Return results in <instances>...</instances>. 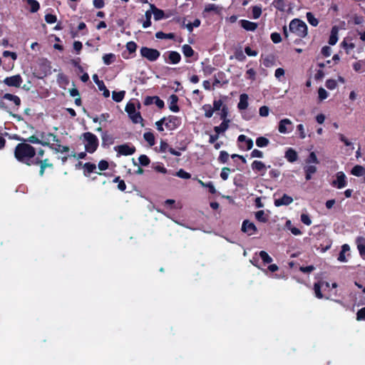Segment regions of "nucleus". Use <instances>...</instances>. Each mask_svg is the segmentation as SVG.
Wrapping results in <instances>:
<instances>
[{
    "mask_svg": "<svg viewBox=\"0 0 365 365\" xmlns=\"http://www.w3.org/2000/svg\"><path fill=\"white\" fill-rule=\"evenodd\" d=\"M14 154L17 161L28 166L33 165L36 158V148L27 143H18L15 147Z\"/></svg>",
    "mask_w": 365,
    "mask_h": 365,
    "instance_id": "1",
    "label": "nucleus"
},
{
    "mask_svg": "<svg viewBox=\"0 0 365 365\" xmlns=\"http://www.w3.org/2000/svg\"><path fill=\"white\" fill-rule=\"evenodd\" d=\"M289 31L297 36L303 38L307 34V26L302 20L294 19L291 21L289 26Z\"/></svg>",
    "mask_w": 365,
    "mask_h": 365,
    "instance_id": "2",
    "label": "nucleus"
},
{
    "mask_svg": "<svg viewBox=\"0 0 365 365\" xmlns=\"http://www.w3.org/2000/svg\"><path fill=\"white\" fill-rule=\"evenodd\" d=\"M86 142L85 150L89 153H93L98 147V139L96 135L91 132H86L83 134Z\"/></svg>",
    "mask_w": 365,
    "mask_h": 365,
    "instance_id": "3",
    "label": "nucleus"
},
{
    "mask_svg": "<svg viewBox=\"0 0 365 365\" xmlns=\"http://www.w3.org/2000/svg\"><path fill=\"white\" fill-rule=\"evenodd\" d=\"M36 134L40 137V140L42 143H47L48 144H43V146H47L50 149L54 148V145L56 143H60V139L57 137L56 135L52 133H44L36 131Z\"/></svg>",
    "mask_w": 365,
    "mask_h": 365,
    "instance_id": "4",
    "label": "nucleus"
},
{
    "mask_svg": "<svg viewBox=\"0 0 365 365\" xmlns=\"http://www.w3.org/2000/svg\"><path fill=\"white\" fill-rule=\"evenodd\" d=\"M125 110L128 113L129 118L133 123H142L143 118L140 112L136 111L135 106L133 103L129 102L125 106Z\"/></svg>",
    "mask_w": 365,
    "mask_h": 365,
    "instance_id": "5",
    "label": "nucleus"
},
{
    "mask_svg": "<svg viewBox=\"0 0 365 365\" xmlns=\"http://www.w3.org/2000/svg\"><path fill=\"white\" fill-rule=\"evenodd\" d=\"M227 115V108L224 106L222 109V111L219 113V120H222V123L220 125L215 126L214 128V130L217 135L221 133L225 132L228 128V119Z\"/></svg>",
    "mask_w": 365,
    "mask_h": 365,
    "instance_id": "6",
    "label": "nucleus"
},
{
    "mask_svg": "<svg viewBox=\"0 0 365 365\" xmlns=\"http://www.w3.org/2000/svg\"><path fill=\"white\" fill-rule=\"evenodd\" d=\"M140 53L142 57L152 62L157 61L160 56V52L158 50L147 46L141 47Z\"/></svg>",
    "mask_w": 365,
    "mask_h": 365,
    "instance_id": "7",
    "label": "nucleus"
},
{
    "mask_svg": "<svg viewBox=\"0 0 365 365\" xmlns=\"http://www.w3.org/2000/svg\"><path fill=\"white\" fill-rule=\"evenodd\" d=\"M331 185L332 187L337 189H343L347 185V178L346 175L342 171L337 172L333 177Z\"/></svg>",
    "mask_w": 365,
    "mask_h": 365,
    "instance_id": "8",
    "label": "nucleus"
},
{
    "mask_svg": "<svg viewBox=\"0 0 365 365\" xmlns=\"http://www.w3.org/2000/svg\"><path fill=\"white\" fill-rule=\"evenodd\" d=\"M114 149L118 155L125 156L134 154L136 150L135 147L129 143L117 145Z\"/></svg>",
    "mask_w": 365,
    "mask_h": 365,
    "instance_id": "9",
    "label": "nucleus"
},
{
    "mask_svg": "<svg viewBox=\"0 0 365 365\" xmlns=\"http://www.w3.org/2000/svg\"><path fill=\"white\" fill-rule=\"evenodd\" d=\"M181 125V118L175 115H169L166 118L165 125L169 130H174Z\"/></svg>",
    "mask_w": 365,
    "mask_h": 365,
    "instance_id": "10",
    "label": "nucleus"
},
{
    "mask_svg": "<svg viewBox=\"0 0 365 365\" xmlns=\"http://www.w3.org/2000/svg\"><path fill=\"white\" fill-rule=\"evenodd\" d=\"M40 165L39 175L43 176L44 175L45 169L47 168H53V163H50L48 158L41 160L38 157L35 158L33 165Z\"/></svg>",
    "mask_w": 365,
    "mask_h": 365,
    "instance_id": "11",
    "label": "nucleus"
},
{
    "mask_svg": "<svg viewBox=\"0 0 365 365\" xmlns=\"http://www.w3.org/2000/svg\"><path fill=\"white\" fill-rule=\"evenodd\" d=\"M292 122L288 118L282 119L279 122L278 131L282 134H287L292 132Z\"/></svg>",
    "mask_w": 365,
    "mask_h": 365,
    "instance_id": "12",
    "label": "nucleus"
},
{
    "mask_svg": "<svg viewBox=\"0 0 365 365\" xmlns=\"http://www.w3.org/2000/svg\"><path fill=\"white\" fill-rule=\"evenodd\" d=\"M163 57L167 63L172 64H177L181 61L180 54L175 51H167L163 54Z\"/></svg>",
    "mask_w": 365,
    "mask_h": 365,
    "instance_id": "13",
    "label": "nucleus"
},
{
    "mask_svg": "<svg viewBox=\"0 0 365 365\" xmlns=\"http://www.w3.org/2000/svg\"><path fill=\"white\" fill-rule=\"evenodd\" d=\"M3 82L8 86L19 88L23 82V79L19 74H17L5 78Z\"/></svg>",
    "mask_w": 365,
    "mask_h": 365,
    "instance_id": "14",
    "label": "nucleus"
},
{
    "mask_svg": "<svg viewBox=\"0 0 365 365\" xmlns=\"http://www.w3.org/2000/svg\"><path fill=\"white\" fill-rule=\"evenodd\" d=\"M242 231L248 235H255L257 232L255 225L248 220H245L242 225Z\"/></svg>",
    "mask_w": 365,
    "mask_h": 365,
    "instance_id": "15",
    "label": "nucleus"
},
{
    "mask_svg": "<svg viewBox=\"0 0 365 365\" xmlns=\"http://www.w3.org/2000/svg\"><path fill=\"white\" fill-rule=\"evenodd\" d=\"M93 79L94 82L97 84L98 89L100 91H102L103 95L105 98H108L110 96V91L107 89L106 86H105L103 81L99 80L98 76L97 74H94L93 76Z\"/></svg>",
    "mask_w": 365,
    "mask_h": 365,
    "instance_id": "16",
    "label": "nucleus"
},
{
    "mask_svg": "<svg viewBox=\"0 0 365 365\" xmlns=\"http://www.w3.org/2000/svg\"><path fill=\"white\" fill-rule=\"evenodd\" d=\"M341 46L345 50L347 55H351L353 58L356 57L352 53L353 49L355 48V44L350 41L344 39L341 43Z\"/></svg>",
    "mask_w": 365,
    "mask_h": 365,
    "instance_id": "17",
    "label": "nucleus"
},
{
    "mask_svg": "<svg viewBox=\"0 0 365 365\" xmlns=\"http://www.w3.org/2000/svg\"><path fill=\"white\" fill-rule=\"evenodd\" d=\"M178 100L179 98L175 94H172L169 97V109L174 113H178L180 111V108L178 106Z\"/></svg>",
    "mask_w": 365,
    "mask_h": 365,
    "instance_id": "18",
    "label": "nucleus"
},
{
    "mask_svg": "<svg viewBox=\"0 0 365 365\" xmlns=\"http://www.w3.org/2000/svg\"><path fill=\"white\" fill-rule=\"evenodd\" d=\"M238 141L241 144L240 146L246 150H250L253 146V141L244 135L238 137Z\"/></svg>",
    "mask_w": 365,
    "mask_h": 365,
    "instance_id": "19",
    "label": "nucleus"
},
{
    "mask_svg": "<svg viewBox=\"0 0 365 365\" xmlns=\"http://www.w3.org/2000/svg\"><path fill=\"white\" fill-rule=\"evenodd\" d=\"M293 202V198L284 194L281 198L275 199L274 205L279 207L282 205H289Z\"/></svg>",
    "mask_w": 365,
    "mask_h": 365,
    "instance_id": "20",
    "label": "nucleus"
},
{
    "mask_svg": "<svg viewBox=\"0 0 365 365\" xmlns=\"http://www.w3.org/2000/svg\"><path fill=\"white\" fill-rule=\"evenodd\" d=\"M252 169L255 172H261L262 175L264 174L267 170V167L264 165V163L259 160H255L252 163Z\"/></svg>",
    "mask_w": 365,
    "mask_h": 365,
    "instance_id": "21",
    "label": "nucleus"
},
{
    "mask_svg": "<svg viewBox=\"0 0 365 365\" xmlns=\"http://www.w3.org/2000/svg\"><path fill=\"white\" fill-rule=\"evenodd\" d=\"M339 28L336 26H333L331 30L329 43L334 46L338 41Z\"/></svg>",
    "mask_w": 365,
    "mask_h": 365,
    "instance_id": "22",
    "label": "nucleus"
},
{
    "mask_svg": "<svg viewBox=\"0 0 365 365\" xmlns=\"http://www.w3.org/2000/svg\"><path fill=\"white\" fill-rule=\"evenodd\" d=\"M215 12L216 14H222V7L215 5L214 4H208L204 9L205 13Z\"/></svg>",
    "mask_w": 365,
    "mask_h": 365,
    "instance_id": "23",
    "label": "nucleus"
},
{
    "mask_svg": "<svg viewBox=\"0 0 365 365\" xmlns=\"http://www.w3.org/2000/svg\"><path fill=\"white\" fill-rule=\"evenodd\" d=\"M249 97L247 94L242 93L240 96V101L237 104V108L240 110H245L248 107Z\"/></svg>",
    "mask_w": 365,
    "mask_h": 365,
    "instance_id": "24",
    "label": "nucleus"
},
{
    "mask_svg": "<svg viewBox=\"0 0 365 365\" xmlns=\"http://www.w3.org/2000/svg\"><path fill=\"white\" fill-rule=\"evenodd\" d=\"M150 9L155 21H159L165 18L164 11L160 9H158L154 4L150 5Z\"/></svg>",
    "mask_w": 365,
    "mask_h": 365,
    "instance_id": "25",
    "label": "nucleus"
},
{
    "mask_svg": "<svg viewBox=\"0 0 365 365\" xmlns=\"http://www.w3.org/2000/svg\"><path fill=\"white\" fill-rule=\"evenodd\" d=\"M240 24L241 26L247 31H253L257 27V24L256 23L247 20H241Z\"/></svg>",
    "mask_w": 365,
    "mask_h": 365,
    "instance_id": "26",
    "label": "nucleus"
},
{
    "mask_svg": "<svg viewBox=\"0 0 365 365\" xmlns=\"http://www.w3.org/2000/svg\"><path fill=\"white\" fill-rule=\"evenodd\" d=\"M224 106L227 108L225 105L222 104V101L221 99L214 101L213 106H212V108L215 111V116L214 118V120H215L217 118V116H219V113L222 111V109Z\"/></svg>",
    "mask_w": 365,
    "mask_h": 365,
    "instance_id": "27",
    "label": "nucleus"
},
{
    "mask_svg": "<svg viewBox=\"0 0 365 365\" xmlns=\"http://www.w3.org/2000/svg\"><path fill=\"white\" fill-rule=\"evenodd\" d=\"M324 285H325L327 287L329 286L328 282H319L318 283H315L314 286V290L315 293V296L319 298L322 299L323 297L322 294L321 293V287H322Z\"/></svg>",
    "mask_w": 365,
    "mask_h": 365,
    "instance_id": "28",
    "label": "nucleus"
},
{
    "mask_svg": "<svg viewBox=\"0 0 365 365\" xmlns=\"http://www.w3.org/2000/svg\"><path fill=\"white\" fill-rule=\"evenodd\" d=\"M225 77V74L223 72H218L215 75V79L212 83L213 86H218V85H222L225 83L226 81L224 80Z\"/></svg>",
    "mask_w": 365,
    "mask_h": 365,
    "instance_id": "29",
    "label": "nucleus"
},
{
    "mask_svg": "<svg viewBox=\"0 0 365 365\" xmlns=\"http://www.w3.org/2000/svg\"><path fill=\"white\" fill-rule=\"evenodd\" d=\"M2 98L14 102V103L17 106H19L21 105V99L17 96L11 93H5L2 96Z\"/></svg>",
    "mask_w": 365,
    "mask_h": 365,
    "instance_id": "30",
    "label": "nucleus"
},
{
    "mask_svg": "<svg viewBox=\"0 0 365 365\" xmlns=\"http://www.w3.org/2000/svg\"><path fill=\"white\" fill-rule=\"evenodd\" d=\"M103 61L104 64L109 66L116 61V56L113 53H106L103 56Z\"/></svg>",
    "mask_w": 365,
    "mask_h": 365,
    "instance_id": "31",
    "label": "nucleus"
},
{
    "mask_svg": "<svg viewBox=\"0 0 365 365\" xmlns=\"http://www.w3.org/2000/svg\"><path fill=\"white\" fill-rule=\"evenodd\" d=\"M351 175L361 177L365 174V168L361 165H355L351 170Z\"/></svg>",
    "mask_w": 365,
    "mask_h": 365,
    "instance_id": "32",
    "label": "nucleus"
},
{
    "mask_svg": "<svg viewBox=\"0 0 365 365\" xmlns=\"http://www.w3.org/2000/svg\"><path fill=\"white\" fill-rule=\"evenodd\" d=\"M285 158L288 161L293 163L297 159V153L292 148H289L285 153Z\"/></svg>",
    "mask_w": 365,
    "mask_h": 365,
    "instance_id": "33",
    "label": "nucleus"
},
{
    "mask_svg": "<svg viewBox=\"0 0 365 365\" xmlns=\"http://www.w3.org/2000/svg\"><path fill=\"white\" fill-rule=\"evenodd\" d=\"M101 138L103 145H111L114 142L113 136L108 134L107 131L102 133Z\"/></svg>",
    "mask_w": 365,
    "mask_h": 365,
    "instance_id": "34",
    "label": "nucleus"
},
{
    "mask_svg": "<svg viewBox=\"0 0 365 365\" xmlns=\"http://www.w3.org/2000/svg\"><path fill=\"white\" fill-rule=\"evenodd\" d=\"M83 168H84V175L88 176V175L90 173L95 172V170L96 169V165L94 163H86L83 165Z\"/></svg>",
    "mask_w": 365,
    "mask_h": 365,
    "instance_id": "35",
    "label": "nucleus"
},
{
    "mask_svg": "<svg viewBox=\"0 0 365 365\" xmlns=\"http://www.w3.org/2000/svg\"><path fill=\"white\" fill-rule=\"evenodd\" d=\"M28 5L30 6V12L31 13H36L40 9V4L38 1L36 0H26Z\"/></svg>",
    "mask_w": 365,
    "mask_h": 365,
    "instance_id": "36",
    "label": "nucleus"
},
{
    "mask_svg": "<svg viewBox=\"0 0 365 365\" xmlns=\"http://www.w3.org/2000/svg\"><path fill=\"white\" fill-rule=\"evenodd\" d=\"M125 95V91H113L112 93V98L114 101L119 103L123 101Z\"/></svg>",
    "mask_w": 365,
    "mask_h": 365,
    "instance_id": "37",
    "label": "nucleus"
},
{
    "mask_svg": "<svg viewBox=\"0 0 365 365\" xmlns=\"http://www.w3.org/2000/svg\"><path fill=\"white\" fill-rule=\"evenodd\" d=\"M182 51L184 56L187 58L192 57L195 53V51L192 49V48L188 44H184L182 46Z\"/></svg>",
    "mask_w": 365,
    "mask_h": 365,
    "instance_id": "38",
    "label": "nucleus"
},
{
    "mask_svg": "<svg viewBox=\"0 0 365 365\" xmlns=\"http://www.w3.org/2000/svg\"><path fill=\"white\" fill-rule=\"evenodd\" d=\"M152 168L158 172L163 174H166L168 173V170L166 168H165L164 165L162 163H153L152 165Z\"/></svg>",
    "mask_w": 365,
    "mask_h": 365,
    "instance_id": "39",
    "label": "nucleus"
},
{
    "mask_svg": "<svg viewBox=\"0 0 365 365\" xmlns=\"http://www.w3.org/2000/svg\"><path fill=\"white\" fill-rule=\"evenodd\" d=\"M143 138L150 146H153L155 144V139L154 134L151 132H146L143 134Z\"/></svg>",
    "mask_w": 365,
    "mask_h": 365,
    "instance_id": "40",
    "label": "nucleus"
},
{
    "mask_svg": "<svg viewBox=\"0 0 365 365\" xmlns=\"http://www.w3.org/2000/svg\"><path fill=\"white\" fill-rule=\"evenodd\" d=\"M57 82L60 86H66L69 83V80L66 75L60 73L57 75Z\"/></svg>",
    "mask_w": 365,
    "mask_h": 365,
    "instance_id": "41",
    "label": "nucleus"
},
{
    "mask_svg": "<svg viewBox=\"0 0 365 365\" xmlns=\"http://www.w3.org/2000/svg\"><path fill=\"white\" fill-rule=\"evenodd\" d=\"M155 37L158 39H174L175 34L173 33L165 34L163 31H158L155 34Z\"/></svg>",
    "mask_w": 365,
    "mask_h": 365,
    "instance_id": "42",
    "label": "nucleus"
},
{
    "mask_svg": "<svg viewBox=\"0 0 365 365\" xmlns=\"http://www.w3.org/2000/svg\"><path fill=\"white\" fill-rule=\"evenodd\" d=\"M202 109L205 112V116L207 118H211L213 115V113L215 112L212 108V106L210 104H205L202 106Z\"/></svg>",
    "mask_w": 365,
    "mask_h": 365,
    "instance_id": "43",
    "label": "nucleus"
},
{
    "mask_svg": "<svg viewBox=\"0 0 365 365\" xmlns=\"http://www.w3.org/2000/svg\"><path fill=\"white\" fill-rule=\"evenodd\" d=\"M56 153H67L69 151V147L67 145H61L60 143H56L54 148L52 149Z\"/></svg>",
    "mask_w": 365,
    "mask_h": 365,
    "instance_id": "44",
    "label": "nucleus"
},
{
    "mask_svg": "<svg viewBox=\"0 0 365 365\" xmlns=\"http://www.w3.org/2000/svg\"><path fill=\"white\" fill-rule=\"evenodd\" d=\"M25 142L24 143H33V144H38V145H43V144H48L47 143L44 142V143H42L40 140V138H38V136H36V135H31L29 136L27 139H26L24 140Z\"/></svg>",
    "mask_w": 365,
    "mask_h": 365,
    "instance_id": "45",
    "label": "nucleus"
},
{
    "mask_svg": "<svg viewBox=\"0 0 365 365\" xmlns=\"http://www.w3.org/2000/svg\"><path fill=\"white\" fill-rule=\"evenodd\" d=\"M202 71L205 76H209L212 73L215 68L210 64H205L204 62L202 63Z\"/></svg>",
    "mask_w": 365,
    "mask_h": 365,
    "instance_id": "46",
    "label": "nucleus"
},
{
    "mask_svg": "<svg viewBox=\"0 0 365 365\" xmlns=\"http://www.w3.org/2000/svg\"><path fill=\"white\" fill-rule=\"evenodd\" d=\"M269 143V140L264 137H259L256 140V145L259 148L267 146Z\"/></svg>",
    "mask_w": 365,
    "mask_h": 365,
    "instance_id": "47",
    "label": "nucleus"
},
{
    "mask_svg": "<svg viewBox=\"0 0 365 365\" xmlns=\"http://www.w3.org/2000/svg\"><path fill=\"white\" fill-rule=\"evenodd\" d=\"M173 175L185 180L190 179L191 178V175L183 169H180Z\"/></svg>",
    "mask_w": 365,
    "mask_h": 365,
    "instance_id": "48",
    "label": "nucleus"
},
{
    "mask_svg": "<svg viewBox=\"0 0 365 365\" xmlns=\"http://www.w3.org/2000/svg\"><path fill=\"white\" fill-rule=\"evenodd\" d=\"M145 21L143 23V27L144 29H146L151 25V16H152V11L148 10L145 12Z\"/></svg>",
    "mask_w": 365,
    "mask_h": 365,
    "instance_id": "49",
    "label": "nucleus"
},
{
    "mask_svg": "<svg viewBox=\"0 0 365 365\" xmlns=\"http://www.w3.org/2000/svg\"><path fill=\"white\" fill-rule=\"evenodd\" d=\"M199 182L203 186V187H207L208 190H209V192L211 193V194H215L217 192L216 191V189L213 185V183L212 182H202V180H200Z\"/></svg>",
    "mask_w": 365,
    "mask_h": 365,
    "instance_id": "50",
    "label": "nucleus"
},
{
    "mask_svg": "<svg viewBox=\"0 0 365 365\" xmlns=\"http://www.w3.org/2000/svg\"><path fill=\"white\" fill-rule=\"evenodd\" d=\"M307 19L308 22L313 26H316L319 24L318 20L314 17V16L311 12L307 13Z\"/></svg>",
    "mask_w": 365,
    "mask_h": 365,
    "instance_id": "51",
    "label": "nucleus"
},
{
    "mask_svg": "<svg viewBox=\"0 0 365 365\" xmlns=\"http://www.w3.org/2000/svg\"><path fill=\"white\" fill-rule=\"evenodd\" d=\"M138 160L142 166H148L150 163V160L146 155H140Z\"/></svg>",
    "mask_w": 365,
    "mask_h": 365,
    "instance_id": "52",
    "label": "nucleus"
},
{
    "mask_svg": "<svg viewBox=\"0 0 365 365\" xmlns=\"http://www.w3.org/2000/svg\"><path fill=\"white\" fill-rule=\"evenodd\" d=\"M259 255L264 263H270L272 262V257L265 251L259 252Z\"/></svg>",
    "mask_w": 365,
    "mask_h": 365,
    "instance_id": "53",
    "label": "nucleus"
},
{
    "mask_svg": "<svg viewBox=\"0 0 365 365\" xmlns=\"http://www.w3.org/2000/svg\"><path fill=\"white\" fill-rule=\"evenodd\" d=\"M285 71L282 68H278L275 70L274 76L279 81H282V78L284 76Z\"/></svg>",
    "mask_w": 365,
    "mask_h": 365,
    "instance_id": "54",
    "label": "nucleus"
},
{
    "mask_svg": "<svg viewBox=\"0 0 365 365\" xmlns=\"http://www.w3.org/2000/svg\"><path fill=\"white\" fill-rule=\"evenodd\" d=\"M297 130L299 132V137L301 139H304L306 138L305 128L303 124H299L297 126Z\"/></svg>",
    "mask_w": 365,
    "mask_h": 365,
    "instance_id": "55",
    "label": "nucleus"
},
{
    "mask_svg": "<svg viewBox=\"0 0 365 365\" xmlns=\"http://www.w3.org/2000/svg\"><path fill=\"white\" fill-rule=\"evenodd\" d=\"M126 48L130 53H135L137 48V44L134 41H129L126 44Z\"/></svg>",
    "mask_w": 365,
    "mask_h": 365,
    "instance_id": "56",
    "label": "nucleus"
},
{
    "mask_svg": "<svg viewBox=\"0 0 365 365\" xmlns=\"http://www.w3.org/2000/svg\"><path fill=\"white\" fill-rule=\"evenodd\" d=\"M306 162H307V163H314V164L319 163V160H318L314 152H312L309 154V158H307Z\"/></svg>",
    "mask_w": 365,
    "mask_h": 365,
    "instance_id": "57",
    "label": "nucleus"
},
{
    "mask_svg": "<svg viewBox=\"0 0 365 365\" xmlns=\"http://www.w3.org/2000/svg\"><path fill=\"white\" fill-rule=\"evenodd\" d=\"M166 118L163 117L155 123L156 128L158 131L162 132L164 130L163 124L165 123Z\"/></svg>",
    "mask_w": 365,
    "mask_h": 365,
    "instance_id": "58",
    "label": "nucleus"
},
{
    "mask_svg": "<svg viewBox=\"0 0 365 365\" xmlns=\"http://www.w3.org/2000/svg\"><path fill=\"white\" fill-rule=\"evenodd\" d=\"M45 21L48 24H54L57 21V18L56 15L51 14H47L45 16Z\"/></svg>",
    "mask_w": 365,
    "mask_h": 365,
    "instance_id": "59",
    "label": "nucleus"
},
{
    "mask_svg": "<svg viewBox=\"0 0 365 365\" xmlns=\"http://www.w3.org/2000/svg\"><path fill=\"white\" fill-rule=\"evenodd\" d=\"M262 14V9L259 6H255L252 7V16L255 19H258Z\"/></svg>",
    "mask_w": 365,
    "mask_h": 365,
    "instance_id": "60",
    "label": "nucleus"
},
{
    "mask_svg": "<svg viewBox=\"0 0 365 365\" xmlns=\"http://www.w3.org/2000/svg\"><path fill=\"white\" fill-rule=\"evenodd\" d=\"M98 167L101 171H104L108 168L109 164L106 160H101L99 161Z\"/></svg>",
    "mask_w": 365,
    "mask_h": 365,
    "instance_id": "61",
    "label": "nucleus"
},
{
    "mask_svg": "<svg viewBox=\"0 0 365 365\" xmlns=\"http://www.w3.org/2000/svg\"><path fill=\"white\" fill-rule=\"evenodd\" d=\"M336 86H337L336 81H335L334 79H328L326 81V86L327 88H329L330 90H333V89L336 88Z\"/></svg>",
    "mask_w": 365,
    "mask_h": 365,
    "instance_id": "62",
    "label": "nucleus"
},
{
    "mask_svg": "<svg viewBox=\"0 0 365 365\" xmlns=\"http://www.w3.org/2000/svg\"><path fill=\"white\" fill-rule=\"evenodd\" d=\"M73 49L77 54H79L83 48V44L79 41H75L73 44Z\"/></svg>",
    "mask_w": 365,
    "mask_h": 365,
    "instance_id": "63",
    "label": "nucleus"
},
{
    "mask_svg": "<svg viewBox=\"0 0 365 365\" xmlns=\"http://www.w3.org/2000/svg\"><path fill=\"white\" fill-rule=\"evenodd\" d=\"M356 319L358 321L365 319V307L359 309L356 314Z\"/></svg>",
    "mask_w": 365,
    "mask_h": 365,
    "instance_id": "64",
    "label": "nucleus"
}]
</instances>
